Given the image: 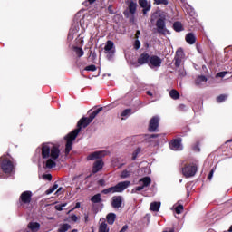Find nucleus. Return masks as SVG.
Listing matches in <instances>:
<instances>
[{
	"mask_svg": "<svg viewBox=\"0 0 232 232\" xmlns=\"http://www.w3.org/2000/svg\"><path fill=\"white\" fill-rule=\"evenodd\" d=\"M226 99H227V95L226 94H221L217 98V102H224V101H226Z\"/></svg>",
	"mask_w": 232,
	"mask_h": 232,
	"instance_id": "ea45409f",
	"label": "nucleus"
},
{
	"mask_svg": "<svg viewBox=\"0 0 232 232\" xmlns=\"http://www.w3.org/2000/svg\"><path fill=\"white\" fill-rule=\"evenodd\" d=\"M108 12L111 14V15H115L116 12L113 11V5H109L108 6Z\"/></svg>",
	"mask_w": 232,
	"mask_h": 232,
	"instance_id": "c03bdc74",
	"label": "nucleus"
},
{
	"mask_svg": "<svg viewBox=\"0 0 232 232\" xmlns=\"http://www.w3.org/2000/svg\"><path fill=\"white\" fill-rule=\"evenodd\" d=\"M188 44H195L197 43V36H195V34L188 33L185 37Z\"/></svg>",
	"mask_w": 232,
	"mask_h": 232,
	"instance_id": "b1692460",
	"label": "nucleus"
},
{
	"mask_svg": "<svg viewBox=\"0 0 232 232\" xmlns=\"http://www.w3.org/2000/svg\"><path fill=\"white\" fill-rule=\"evenodd\" d=\"M104 162H102V160H98L94 162L93 168H92V173H99L101 171V169L103 168Z\"/></svg>",
	"mask_w": 232,
	"mask_h": 232,
	"instance_id": "6ab92c4d",
	"label": "nucleus"
},
{
	"mask_svg": "<svg viewBox=\"0 0 232 232\" xmlns=\"http://www.w3.org/2000/svg\"><path fill=\"white\" fill-rule=\"evenodd\" d=\"M63 188H59L57 191L55 192L56 195H59V192L62 191Z\"/></svg>",
	"mask_w": 232,
	"mask_h": 232,
	"instance_id": "052dcab7",
	"label": "nucleus"
},
{
	"mask_svg": "<svg viewBox=\"0 0 232 232\" xmlns=\"http://www.w3.org/2000/svg\"><path fill=\"white\" fill-rule=\"evenodd\" d=\"M150 211L159 212L160 211V202H152L150 207Z\"/></svg>",
	"mask_w": 232,
	"mask_h": 232,
	"instance_id": "c85d7f7f",
	"label": "nucleus"
},
{
	"mask_svg": "<svg viewBox=\"0 0 232 232\" xmlns=\"http://www.w3.org/2000/svg\"><path fill=\"white\" fill-rule=\"evenodd\" d=\"M133 173H134L133 169L131 167H129L128 169H126L121 172V179H130V177H131Z\"/></svg>",
	"mask_w": 232,
	"mask_h": 232,
	"instance_id": "5701e85b",
	"label": "nucleus"
},
{
	"mask_svg": "<svg viewBox=\"0 0 232 232\" xmlns=\"http://www.w3.org/2000/svg\"><path fill=\"white\" fill-rule=\"evenodd\" d=\"M91 202H92V204H99L102 202V196L101 194H95L91 198Z\"/></svg>",
	"mask_w": 232,
	"mask_h": 232,
	"instance_id": "cd10ccee",
	"label": "nucleus"
},
{
	"mask_svg": "<svg viewBox=\"0 0 232 232\" xmlns=\"http://www.w3.org/2000/svg\"><path fill=\"white\" fill-rule=\"evenodd\" d=\"M163 232H168V231L165 230V231H163ZM169 232H174V231H173V230H170V231H169Z\"/></svg>",
	"mask_w": 232,
	"mask_h": 232,
	"instance_id": "69168bd1",
	"label": "nucleus"
},
{
	"mask_svg": "<svg viewBox=\"0 0 232 232\" xmlns=\"http://www.w3.org/2000/svg\"><path fill=\"white\" fill-rule=\"evenodd\" d=\"M67 205H68L67 203L56 205L55 209L56 211H63V208H66Z\"/></svg>",
	"mask_w": 232,
	"mask_h": 232,
	"instance_id": "79ce46f5",
	"label": "nucleus"
},
{
	"mask_svg": "<svg viewBox=\"0 0 232 232\" xmlns=\"http://www.w3.org/2000/svg\"><path fill=\"white\" fill-rule=\"evenodd\" d=\"M85 222H88V216L85 217Z\"/></svg>",
	"mask_w": 232,
	"mask_h": 232,
	"instance_id": "e2e57ef3",
	"label": "nucleus"
},
{
	"mask_svg": "<svg viewBox=\"0 0 232 232\" xmlns=\"http://www.w3.org/2000/svg\"><path fill=\"white\" fill-rule=\"evenodd\" d=\"M111 108H115V105H113V103L112 104H111V105H109Z\"/></svg>",
	"mask_w": 232,
	"mask_h": 232,
	"instance_id": "680f3d73",
	"label": "nucleus"
},
{
	"mask_svg": "<svg viewBox=\"0 0 232 232\" xmlns=\"http://www.w3.org/2000/svg\"><path fill=\"white\" fill-rule=\"evenodd\" d=\"M79 208H81V203L77 202L75 207L72 209V211H73V209H79Z\"/></svg>",
	"mask_w": 232,
	"mask_h": 232,
	"instance_id": "864d4df0",
	"label": "nucleus"
},
{
	"mask_svg": "<svg viewBox=\"0 0 232 232\" xmlns=\"http://www.w3.org/2000/svg\"><path fill=\"white\" fill-rule=\"evenodd\" d=\"M98 232H110V228L108 227V224L106 223V219L104 218L100 219Z\"/></svg>",
	"mask_w": 232,
	"mask_h": 232,
	"instance_id": "a211bd4d",
	"label": "nucleus"
},
{
	"mask_svg": "<svg viewBox=\"0 0 232 232\" xmlns=\"http://www.w3.org/2000/svg\"><path fill=\"white\" fill-rule=\"evenodd\" d=\"M175 211H176L177 215H180V213H182V211H184V206L178 205L177 207H175Z\"/></svg>",
	"mask_w": 232,
	"mask_h": 232,
	"instance_id": "4c0bfd02",
	"label": "nucleus"
},
{
	"mask_svg": "<svg viewBox=\"0 0 232 232\" xmlns=\"http://www.w3.org/2000/svg\"><path fill=\"white\" fill-rule=\"evenodd\" d=\"M170 150H173V151H182V140L179 139H175L169 143Z\"/></svg>",
	"mask_w": 232,
	"mask_h": 232,
	"instance_id": "ddd939ff",
	"label": "nucleus"
},
{
	"mask_svg": "<svg viewBox=\"0 0 232 232\" xmlns=\"http://www.w3.org/2000/svg\"><path fill=\"white\" fill-rule=\"evenodd\" d=\"M70 227H72V226H70V224L65 223L60 226L58 232H66L68 231V229H70Z\"/></svg>",
	"mask_w": 232,
	"mask_h": 232,
	"instance_id": "473e14b6",
	"label": "nucleus"
},
{
	"mask_svg": "<svg viewBox=\"0 0 232 232\" xmlns=\"http://www.w3.org/2000/svg\"><path fill=\"white\" fill-rule=\"evenodd\" d=\"M139 5L143 8V15H148V13L151 10V2L148 0H139Z\"/></svg>",
	"mask_w": 232,
	"mask_h": 232,
	"instance_id": "f8f14e48",
	"label": "nucleus"
},
{
	"mask_svg": "<svg viewBox=\"0 0 232 232\" xmlns=\"http://www.w3.org/2000/svg\"><path fill=\"white\" fill-rule=\"evenodd\" d=\"M106 155H108L106 150L94 151L87 156V160H97V159H102Z\"/></svg>",
	"mask_w": 232,
	"mask_h": 232,
	"instance_id": "9b49d317",
	"label": "nucleus"
},
{
	"mask_svg": "<svg viewBox=\"0 0 232 232\" xmlns=\"http://www.w3.org/2000/svg\"><path fill=\"white\" fill-rule=\"evenodd\" d=\"M124 15H125L126 17H128V13L124 12Z\"/></svg>",
	"mask_w": 232,
	"mask_h": 232,
	"instance_id": "0e129e2a",
	"label": "nucleus"
},
{
	"mask_svg": "<svg viewBox=\"0 0 232 232\" xmlns=\"http://www.w3.org/2000/svg\"><path fill=\"white\" fill-rule=\"evenodd\" d=\"M44 179H46L47 180H52V174L44 175Z\"/></svg>",
	"mask_w": 232,
	"mask_h": 232,
	"instance_id": "603ef678",
	"label": "nucleus"
},
{
	"mask_svg": "<svg viewBox=\"0 0 232 232\" xmlns=\"http://www.w3.org/2000/svg\"><path fill=\"white\" fill-rule=\"evenodd\" d=\"M169 96L171 97V99H173L174 101H177L178 99H180V93H179V91L172 89L169 92Z\"/></svg>",
	"mask_w": 232,
	"mask_h": 232,
	"instance_id": "c756f323",
	"label": "nucleus"
},
{
	"mask_svg": "<svg viewBox=\"0 0 232 232\" xmlns=\"http://www.w3.org/2000/svg\"><path fill=\"white\" fill-rule=\"evenodd\" d=\"M91 123L92 121H90L88 118L83 117L78 121L77 128L65 136V140H66L65 155H68L70 151H72V148L73 146V140L77 139V135L81 133V130H82V128H87Z\"/></svg>",
	"mask_w": 232,
	"mask_h": 232,
	"instance_id": "f03ea898",
	"label": "nucleus"
},
{
	"mask_svg": "<svg viewBox=\"0 0 232 232\" xmlns=\"http://www.w3.org/2000/svg\"><path fill=\"white\" fill-rule=\"evenodd\" d=\"M108 224L112 226V224H115V218H117V215L115 213H109L106 217Z\"/></svg>",
	"mask_w": 232,
	"mask_h": 232,
	"instance_id": "bb28decb",
	"label": "nucleus"
},
{
	"mask_svg": "<svg viewBox=\"0 0 232 232\" xmlns=\"http://www.w3.org/2000/svg\"><path fill=\"white\" fill-rule=\"evenodd\" d=\"M138 184H140V186L132 188L131 193H137L138 191H142V189H146V188H148L149 186H151V178L150 177L141 178L138 181Z\"/></svg>",
	"mask_w": 232,
	"mask_h": 232,
	"instance_id": "39448f33",
	"label": "nucleus"
},
{
	"mask_svg": "<svg viewBox=\"0 0 232 232\" xmlns=\"http://www.w3.org/2000/svg\"><path fill=\"white\" fill-rule=\"evenodd\" d=\"M182 174L187 179H189V177H195V175L197 174V166H195L194 164L185 166L182 169Z\"/></svg>",
	"mask_w": 232,
	"mask_h": 232,
	"instance_id": "6e6552de",
	"label": "nucleus"
},
{
	"mask_svg": "<svg viewBox=\"0 0 232 232\" xmlns=\"http://www.w3.org/2000/svg\"><path fill=\"white\" fill-rule=\"evenodd\" d=\"M95 1H97V0H86L85 2H83V5L85 6H88L89 5H93V3H95Z\"/></svg>",
	"mask_w": 232,
	"mask_h": 232,
	"instance_id": "a18cd8bd",
	"label": "nucleus"
},
{
	"mask_svg": "<svg viewBox=\"0 0 232 232\" xmlns=\"http://www.w3.org/2000/svg\"><path fill=\"white\" fill-rule=\"evenodd\" d=\"M154 5H163L164 6H168V5H169V2L168 0H154Z\"/></svg>",
	"mask_w": 232,
	"mask_h": 232,
	"instance_id": "c9c22d12",
	"label": "nucleus"
},
{
	"mask_svg": "<svg viewBox=\"0 0 232 232\" xmlns=\"http://www.w3.org/2000/svg\"><path fill=\"white\" fill-rule=\"evenodd\" d=\"M57 188H59V185L57 183H55L53 187L49 188L45 191V195H52V193H53V191H55V189H57Z\"/></svg>",
	"mask_w": 232,
	"mask_h": 232,
	"instance_id": "72a5a7b5",
	"label": "nucleus"
},
{
	"mask_svg": "<svg viewBox=\"0 0 232 232\" xmlns=\"http://www.w3.org/2000/svg\"><path fill=\"white\" fill-rule=\"evenodd\" d=\"M111 206L115 209H119V208H121V206H122V197H121V196H114L112 198Z\"/></svg>",
	"mask_w": 232,
	"mask_h": 232,
	"instance_id": "f3484780",
	"label": "nucleus"
},
{
	"mask_svg": "<svg viewBox=\"0 0 232 232\" xmlns=\"http://www.w3.org/2000/svg\"><path fill=\"white\" fill-rule=\"evenodd\" d=\"M186 61V54L184 53V50L182 48H179L176 51L175 57H174V64L176 68H179L184 64Z\"/></svg>",
	"mask_w": 232,
	"mask_h": 232,
	"instance_id": "423d86ee",
	"label": "nucleus"
},
{
	"mask_svg": "<svg viewBox=\"0 0 232 232\" xmlns=\"http://www.w3.org/2000/svg\"><path fill=\"white\" fill-rule=\"evenodd\" d=\"M179 182H182V179H180Z\"/></svg>",
	"mask_w": 232,
	"mask_h": 232,
	"instance_id": "774afa93",
	"label": "nucleus"
},
{
	"mask_svg": "<svg viewBox=\"0 0 232 232\" xmlns=\"http://www.w3.org/2000/svg\"><path fill=\"white\" fill-rule=\"evenodd\" d=\"M117 162H119V159H114L112 160V166L114 168H121L122 166H124V164L118 165Z\"/></svg>",
	"mask_w": 232,
	"mask_h": 232,
	"instance_id": "37998d69",
	"label": "nucleus"
},
{
	"mask_svg": "<svg viewBox=\"0 0 232 232\" xmlns=\"http://www.w3.org/2000/svg\"><path fill=\"white\" fill-rule=\"evenodd\" d=\"M102 110V107L96 109L92 113L90 114V116L87 118L89 120V122H92L93 119L101 113V111Z\"/></svg>",
	"mask_w": 232,
	"mask_h": 232,
	"instance_id": "a878e982",
	"label": "nucleus"
},
{
	"mask_svg": "<svg viewBox=\"0 0 232 232\" xmlns=\"http://www.w3.org/2000/svg\"><path fill=\"white\" fill-rule=\"evenodd\" d=\"M157 135L146 136L145 140L149 142L150 146H157L159 145V140H157Z\"/></svg>",
	"mask_w": 232,
	"mask_h": 232,
	"instance_id": "aec40b11",
	"label": "nucleus"
},
{
	"mask_svg": "<svg viewBox=\"0 0 232 232\" xmlns=\"http://www.w3.org/2000/svg\"><path fill=\"white\" fill-rule=\"evenodd\" d=\"M208 82V78L204 75L198 76L196 79L197 86H204Z\"/></svg>",
	"mask_w": 232,
	"mask_h": 232,
	"instance_id": "393cba45",
	"label": "nucleus"
},
{
	"mask_svg": "<svg viewBox=\"0 0 232 232\" xmlns=\"http://www.w3.org/2000/svg\"><path fill=\"white\" fill-rule=\"evenodd\" d=\"M139 35H140V31L136 32V39H139Z\"/></svg>",
	"mask_w": 232,
	"mask_h": 232,
	"instance_id": "bf43d9fd",
	"label": "nucleus"
},
{
	"mask_svg": "<svg viewBox=\"0 0 232 232\" xmlns=\"http://www.w3.org/2000/svg\"><path fill=\"white\" fill-rule=\"evenodd\" d=\"M77 32V29L73 32L72 30L70 31L69 33V39H73V34H75Z\"/></svg>",
	"mask_w": 232,
	"mask_h": 232,
	"instance_id": "8fccbe9b",
	"label": "nucleus"
},
{
	"mask_svg": "<svg viewBox=\"0 0 232 232\" xmlns=\"http://www.w3.org/2000/svg\"><path fill=\"white\" fill-rule=\"evenodd\" d=\"M104 52L106 54V57L109 61H111L113 57L115 56V44H113L112 41H107L105 47H104Z\"/></svg>",
	"mask_w": 232,
	"mask_h": 232,
	"instance_id": "0eeeda50",
	"label": "nucleus"
},
{
	"mask_svg": "<svg viewBox=\"0 0 232 232\" xmlns=\"http://www.w3.org/2000/svg\"><path fill=\"white\" fill-rule=\"evenodd\" d=\"M104 183H105L104 179H100L98 181V184H100V186H104Z\"/></svg>",
	"mask_w": 232,
	"mask_h": 232,
	"instance_id": "5fc2aeb1",
	"label": "nucleus"
},
{
	"mask_svg": "<svg viewBox=\"0 0 232 232\" xmlns=\"http://www.w3.org/2000/svg\"><path fill=\"white\" fill-rule=\"evenodd\" d=\"M159 122H160V118L158 116H154L151 118L149 125L150 131H157V128H159Z\"/></svg>",
	"mask_w": 232,
	"mask_h": 232,
	"instance_id": "4468645a",
	"label": "nucleus"
},
{
	"mask_svg": "<svg viewBox=\"0 0 232 232\" xmlns=\"http://www.w3.org/2000/svg\"><path fill=\"white\" fill-rule=\"evenodd\" d=\"M71 220H72V222H77V220H79V218H77L76 215H72L71 216Z\"/></svg>",
	"mask_w": 232,
	"mask_h": 232,
	"instance_id": "3c124183",
	"label": "nucleus"
},
{
	"mask_svg": "<svg viewBox=\"0 0 232 232\" xmlns=\"http://www.w3.org/2000/svg\"><path fill=\"white\" fill-rule=\"evenodd\" d=\"M27 228L31 232H38L41 229V223L37 221H30L27 225Z\"/></svg>",
	"mask_w": 232,
	"mask_h": 232,
	"instance_id": "dca6fc26",
	"label": "nucleus"
},
{
	"mask_svg": "<svg viewBox=\"0 0 232 232\" xmlns=\"http://www.w3.org/2000/svg\"><path fill=\"white\" fill-rule=\"evenodd\" d=\"M215 173V169H212L211 171L209 172L208 179V180H211L213 179V174Z\"/></svg>",
	"mask_w": 232,
	"mask_h": 232,
	"instance_id": "09e8293b",
	"label": "nucleus"
},
{
	"mask_svg": "<svg viewBox=\"0 0 232 232\" xmlns=\"http://www.w3.org/2000/svg\"><path fill=\"white\" fill-rule=\"evenodd\" d=\"M173 29L175 30V32H182L184 30L180 22H175L173 24Z\"/></svg>",
	"mask_w": 232,
	"mask_h": 232,
	"instance_id": "7c9ffc66",
	"label": "nucleus"
},
{
	"mask_svg": "<svg viewBox=\"0 0 232 232\" xmlns=\"http://www.w3.org/2000/svg\"><path fill=\"white\" fill-rule=\"evenodd\" d=\"M186 75H187V73H186V70L184 68H179L178 70V77L182 79V77H186Z\"/></svg>",
	"mask_w": 232,
	"mask_h": 232,
	"instance_id": "e433bc0d",
	"label": "nucleus"
},
{
	"mask_svg": "<svg viewBox=\"0 0 232 232\" xmlns=\"http://www.w3.org/2000/svg\"><path fill=\"white\" fill-rule=\"evenodd\" d=\"M73 50H74L76 55H78V57H82V55H84V51L82 50V48L74 47Z\"/></svg>",
	"mask_w": 232,
	"mask_h": 232,
	"instance_id": "f704fd0d",
	"label": "nucleus"
},
{
	"mask_svg": "<svg viewBox=\"0 0 232 232\" xmlns=\"http://www.w3.org/2000/svg\"><path fill=\"white\" fill-rule=\"evenodd\" d=\"M36 153H38V155L34 160V162H37L42 155L44 159H46L44 162V169H52V168L57 166L56 160L61 155V150H59V147L53 143H43L41 148L36 149Z\"/></svg>",
	"mask_w": 232,
	"mask_h": 232,
	"instance_id": "f257e3e1",
	"label": "nucleus"
},
{
	"mask_svg": "<svg viewBox=\"0 0 232 232\" xmlns=\"http://www.w3.org/2000/svg\"><path fill=\"white\" fill-rule=\"evenodd\" d=\"M130 115H131V109H125L121 112L122 121H124L125 119H128V117H130Z\"/></svg>",
	"mask_w": 232,
	"mask_h": 232,
	"instance_id": "2f4dec72",
	"label": "nucleus"
},
{
	"mask_svg": "<svg viewBox=\"0 0 232 232\" xmlns=\"http://www.w3.org/2000/svg\"><path fill=\"white\" fill-rule=\"evenodd\" d=\"M228 142H231V140L227 141L226 144H227Z\"/></svg>",
	"mask_w": 232,
	"mask_h": 232,
	"instance_id": "338daca9",
	"label": "nucleus"
},
{
	"mask_svg": "<svg viewBox=\"0 0 232 232\" xmlns=\"http://www.w3.org/2000/svg\"><path fill=\"white\" fill-rule=\"evenodd\" d=\"M194 151H200V148H198V145L194 146Z\"/></svg>",
	"mask_w": 232,
	"mask_h": 232,
	"instance_id": "6e6d98bb",
	"label": "nucleus"
},
{
	"mask_svg": "<svg viewBox=\"0 0 232 232\" xmlns=\"http://www.w3.org/2000/svg\"><path fill=\"white\" fill-rule=\"evenodd\" d=\"M179 110H186V105L180 104L179 105Z\"/></svg>",
	"mask_w": 232,
	"mask_h": 232,
	"instance_id": "4d7b16f0",
	"label": "nucleus"
},
{
	"mask_svg": "<svg viewBox=\"0 0 232 232\" xmlns=\"http://www.w3.org/2000/svg\"><path fill=\"white\" fill-rule=\"evenodd\" d=\"M150 54L148 53H142L140 58L138 59V63L139 64L142 65V64H150Z\"/></svg>",
	"mask_w": 232,
	"mask_h": 232,
	"instance_id": "4be33fe9",
	"label": "nucleus"
},
{
	"mask_svg": "<svg viewBox=\"0 0 232 232\" xmlns=\"http://www.w3.org/2000/svg\"><path fill=\"white\" fill-rule=\"evenodd\" d=\"M147 95H149L150 97H153V93L150 91H147Z\"/></svg>",
	"mask_w": 232,
	"mask_h": 232,
	"instance_id": "13d9d810",
	"label": "nucleus"
},
{
	"mask_svg": "<svg viewBox=\"0 0 232 232\" xmlns=\"http://www.w3.org/2000/svg\"><path fill=\"white\" fill-rule=\"evenodd\" d=\"M227 74V72H218V73L217 74V77H221V78H223V77H226Z\"/></svg>",
	"mask_w": 232,
	"mask_h": 232,
	"instance_id": "de8ad7c7",
	"label": "nucleus"
},
{
	"mask_svg": "<svg viewBox=\"0 0 232 232\" xmlns=\"http://www.w3.org/2000/svg\"><path fill=\"white\" fill-rule=\"evenodd\" d=\"M20 200L24 204H30L32 202V191H24L20 196Z\"/></svg>",
	"mask_w": 232,
	"mask_h": 232,
	"instance_id": "2eb2a0df",
	"label": "nucleus"
},
{
	"mask_svg": "<svg viewBox=\"0 0 232 232\" xmlns=\"http://www.w3.org/2000/svg\"><path fill=\"white\" fill-rule=\"evenodd\" d=\"M130 184L131 181H121L113 187L103 189L102 193H103V195H109V193H122L124 189H128V188H130Z\"/></svg>",
	"mask_w": 232,
	"mask_h": 232,
	"instance_id": "20e7f679",
	"label": "nucleus"
},
{
	"mask_svg": "<svg viewBox=\"0 0 232 232\" xmlns=\"http://www.w3.org/2000/svg\"><path fill=\"white\" fill-rule=\"evenodd\" d=\"M15 172V165L11 161L9 157L4 156L0 158V179L5 175H13Z\"/></svg>",
	"mask_w": 232,
	"mask_h": 232,
	"instance_id": "7ed1b4c3",
	"label": "nucleus"
},
{
	"mask_svg": "<svg viewBox=\"0 0 232 232\" xmlns=\"http://www.w3.org/2000/svg\"><path fill=\"white\" fill-rule=\"evenodd\" d=\"M129 12L131 15H135L137 13V1L129 0Z\"/></svg>",
	"mask_w": 232,
	"mask_h": 232,
	"instance_id": "412c9836",
	"label": "nucleus"
},
{
	"mask_svg": "<svg viewBox=\"0 0 232 232\" xmlns=\"http://www.w3.org/2000/svg\"><path fill=\"white\" fill-rule=\"evenodd\" d=\"M134 48H135V50H139V48H140V41L136 40L134 42Z\"/></svg>",
	"mask_w": 232,
	"mask_h": 232,
	"instance_id": "49530a36",
	"label": "nucleus"
},
{
	"mask_svg": "<svg viewBox=\"0 0 232 232\" xmlns=\"http://www.w3.org/2000/svg\"><path fill=\"white\" fill-rule=\"evenodd\" d=\"M139 153H140V148L136 149L132 153V160H135V159H137Z\"/></svg>",
	"mask_w": 232,
	"mask_h": 232,
	"instance_id": "a19ab883",
	"label": "nucleus"
},
{
	"mask_svg": "<svg viewBox=\"0 0 232 232\" xmlns=\"http://www.w3.org/2000/svg\"><path fill=\"white\" fill-rule=\"evenodd\" d=\"M162 65V59L157 55H152L149 60L150 68H160Z\"/></svg>",
	"mask_w": 232,
	"mask_h": 232,
	"instance_id": "1a4fd4ad",
	"label": "nucleus"
},
{
	"mask_svg": "<svg viewBox=\"0 0 232 232\" xmlns=\"http://www.w3.org/2000/svg\"><path fill=\"white\" fill-rule=\"evenodd\" d=\"M85 70L87 72H95L97 70V66H95L94 64L88 65L85 67Z\"/></svg>",
	"mask_w": 232,
	"mask_h": 232,
	"instance_id": "58836bf2",
	"label": "nucleus"
},
{
	"mask_svg": "<svg viewBox=\"0 0 232 232\" xmlns=\"http://www.w3.org/2000/svg\"><path fill=\"white\" fill-rule=\"evenodd\" d=\"M157 32L161 35H166L168 29H166V22L162 18H159L156 22Z\"/></svg>",
	"mask_w": 232,
	"mask_h": 232,
	"instance_id": "9d476101",
	"label": "nucleus"
}]
</instances>
